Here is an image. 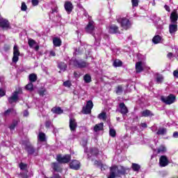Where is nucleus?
<instances>
[{
	"instance_id": "obj_1",
	"label": "nucleus",
	"mask_w": 178,
	"mask_h": 178,
	"mask_svg": "<svg viewBox=\"0 0 178 178\" xmlns=\"http://www.w3.org/2000/svg\"><path fill=\"white\" fill-rule=\"evenodd\" d=\"M118 23L120 24L122 29L124 30H127L131 27V23H130V21L127 18H119L118 19Z\"/></svg>"
},
{
	"instance_id": "obj_2",
	"label": "nucleus",
	"mask_w": 178,
	"mask_h": 178,
	"mask_svg": "<svg viewBox=\"0 0 178 178\" xmlns=\"http://www.w3.org/2000/svg\"><path fill=\"white\" fill-rule=\"evenodd\" d=\"M161 100L164 104H166V105H170L173 104V102H175V101L176 100V97L173 95H170L168 97L161 96Z\"/></svg>"
},
{
	"instance_id": "obj_3",
	"label": "nucleus",
	"mask_w": 178,
	"mask_h": 178,
	"mask_svg": "<svg viewBox=\"0 0 178 178\" xmlns=\"http://www.w3.org/2000/svg\"><path fill=\"white\" fill-rule=\"evenodd\" d=\"M70 159H72V157L69 154H65V156L58 154L56 157V160L59 163H68V162H70Z\"/></svg>"
},
{
	"instance_id": "obj_4",
	"label": "nucleus",
	"mask_w": 178,
	"mask_h": 178,
	"mask_svg": "<svg viewBox=\"0 0 178 178\" xmlns=\"http://www.w3.org/2000/svg\"><path fill=\"white\" fill-rule=\"evenodd\" d=\"M92 108H94V104L92 103V101L88 100V102H86V106L83 107V113H85L86 115L91 113V109H92Z\"/></svg>"
},
{
	"instance_id": "obj_5",
	"label": "nucleus",
	"mask_w": 178,
	"mask_h": 178,
	"mask_svg": "<svg viewBox=\"0 0 178 178\" xmlns=\"http://www.w3.org/2000/svg\"><path fill=\"white\" fill-rule=\"evenodd\" d=\"M19 56H20V51L19 50V47L17 44H15L13 47V62L17 63L19 60Z\"/></svg>"
},
{
	"instance_id": "obj_6",
	"label": "nucleus",
	"mask_w": 178,
	"mask_h": 178,
	"mask_svg": "<svg viewBox=\"0 0 178 178\" xmlns=\"http://www.w3.org/2000/svg\"><path fill=\"white\" fill-rule=\"evenodd\" d=\"M159 165L161 168H165L169 165V159L165 155H163L159 159Z\"/></svg>"
},
{
	"instance_id": "obj_7",
	"label": "nucleus",
	"mask_w": 178,
	"mask_h": 178,
	"mask_svg": "<svg viewBox=\"0 0 178 178\" xmlns=\"http://www.w3.org/2000/svg\"><path fill=\"white\" fill-rule=\"evenodd\" d=\"M0 27H1V29H5L6 30H8V29H10V24L7 19L1 18L0 19Z\"/></svg>"
},
{
	"instance_id": "obj_8",
	"label": "nucleus",
	"mask_w": 178,
	"mask_h": 178,
	"mask_svg": "<svg viewBox=\"0 0 178 178\" xmlns=\"http://www.w3.org/2000/svg\"><path fill=\"white\" fill-rule=\"evenodd\" d=\"M28 44L30 48H33V49H35V51H38V49H40V46L38 45V43H37V42H35V40L33 39H29Z\"/></svg>"
},
{
	"instance_id": "obj_9",
	"label": "nucleus",
	"mask_w": 178,
	"mask_h": 178,
	"mask_svg": "<svg viewBox=\"0 0 178 178\" xmlns=\"http://www.w3.org/2000/svg\"><path fill=\"white\" fill-rule=\"evenodd\" d=\"M70 129L71 131H76V129H77V122L72 117H70Z\"/></svg>"
},
{
	"instance_id": "obj_10",
	"label": "nucleus",
	"mask_w": 178,
	"mask_h": 178,
	"mask_svg": "<svg viewBox=\"0 0 178 178\" xmlns=\"http://www.w3.org/2000/svg\"><path fill=\"white\" fill-rule=\"evenodd\" d=\"M107 30L110 34H116L120 33L119 31V28L116 26V25H110L108 27H107Z\"/></svg>"
},
{
	"instance_id": "obj_11",
	"label": "nucleus",
	"mask_w": 178,
	"mask_h": 178,
	"mask_svg": "<svg viewBox=\"0 0 178 178\" xmlns=\"http://www.w3.org/2000/svg\"><path fill=\"white\" fill-rule=\"evenodd\" d=\"M95 27V24L94 23V21H89L88 24L86 28V32L91 34V33L94 31Z\"/></svg>"
},
{
	"instance_id": "obj_12",
	"label": "nucleus",
	"mask_w": 178,
	"mask_h": 178,
	"mask_svg": "<svg viewBox=\"0 0 178 178\" xmlns=\"http://www.w3.org/2000/svg\"><path fill=\"white\" fill-rule=\"evenodd\" d=\"M17 99H19V92L15 91L13 93L12 97L8 98V102L13 104V102H16Z\"/></svg>"
},
{
	"instance_id": "obj_13",
	"label": "nucleus",
	"mask_w": 178,
	"mask_h": 178,
	"mask_svg": "<svg viewBox=\"0 0 178 178\" xmlns=\"http://www.w3.org/2000/svg\"><path fill=\"white\" fill-rule=\"evenodd\" d=\"M70 167L71 169H74L75 170H79L80 169V161L77 160H74L70 163Z\"/></svg>"
},
{
	"instance_id": "obj_14",
	"label": "nucleus",
	"mask_w": 178,
	"mask_h": 178,
	"mask_svg": "<svg viewBox=\"0 0 178 178\" xmlns=\"http://www.w3.org/2000/svg\"><path fill=\"white\" fill-rule=\"evenodd\" d=\"M64 8L66 10V12L68 14L72 13V10H73V4L70 1H65L64 4Z\"/></svg>"
},
{
	"instance_id": "obj_15",
	"label": "nucleus",
	"mask_w": 178,
	"mask_h": 178,
	"mask_svg": "<svg viewBox=\"0 0 178 178\" xmlns=\"http://www.w3.org/2000/svg\"><path fill=\"white\" fill-rule=\"evenodd\" d=\"M116 170H118V166L113 165L110 168V175L108 178L116 177Z\"/></svg>"
},
{
	"instance_id": "obj_16",
	"label": "nucleus",
	"mask_w": 178,
	"mask_h": 178,
	"mask_svg": "<svg viewBox=\"0 0 178 178\" xmlns=\"http://www.w3.org/2000/svg\"><path fill=\"white\" fill-rule=\"evenodd\" d=\"M120 113L122 115H127V113H129V109H127V107L126 106L124 103L120 104Z\"/></svg>"
},
{
	"instance_id": "obj_17",
	"label": "nucleus",
	"mask_w": 178,
	"mask_h": 178,
	"mask_svg": "<svg viewBox=\"0 0 178 178\" xmlns=\"http://www.w3.org/2000/svg\"><path fill=\"white\" fill-rule=\"evenodd\" d=\"M178 15L176 10H174L170 15V19L172 23L177 24Z\"/></svg>"
},
{
	"instance_id": "obj_18",
	"label": "nucleus",
	"mask_w": 178,
	"mask_h": 178,
	"mask_svg": "<svg viewBox=\"0 0 178 178\" xmlns=\"http://www.w3.org/2000/svg\"><path fill=\"white\" fill-rule=\"evenodd\" d=\"M170 34H175L177 31V24L173 23L169 26Z\"/></svg>"
},
{
	"instance_id": "obj_19",
	"label": "nucleus",
	"mask_w": 178,
	"mask_h": 178,
	"mask_svg": "<svg viewBox=\"0 0 178 178\" xmlns=\"http://www.w3.org/2000/svg\"><path fill=\"white\" fill-rule=\"evenodd\" d=\"M162 41H163V39L159 35H155L152 39V42H154V44H159L162 42Z\"/></svg>"
},
{
	"instance_id": "obj_20",
	"label": "nucleus",
	"mask_w": 178,
	"mask_h": 178,
	"mask_svg": "<svg viewBox=\"0 0 178 178\" xmlns=\"http://www.w3.org/2000/svg\"><path fill=\"white\" fill-rule=\"evenodd\" d=\"M136 73H140V72H143V63L138 62L136 64Z\"/></svg>"
},
{
	"instance_id": "obj_21",
	"label": "nucleus",
	"mask_w": 178,
	"mask_h": 178,
	"mask_svg": "<svg viewBox=\"0 0 178 178\" xmlns=\"http://www.w3.org/2000/svg\"><path fill=\"white\" fill-rule=\"evenodd\" d=\"M53 44L54 47H60L62 45V40L59 38H54L53 39Z\"/></svg>"
},
{
	"instance_id": "obj_22",
	"label": "nucleus",
	"mask_w": 178,
	"mask_h": 178,
	"mask_svg": "<svg viewBox=\"0 0 178 178\" xmlns=\"http://www.w3.org/2000/svg\"><path fill=\"white\" fill-rule=\"evenodd\" d=\"M75 65L78 67H87V66H88V63H86V61H76Z\"/></svg>"
},
{
	"instance_id": "obj_23",
	"label": "nucleus",
	"mask_w": 178,
	"mask_h": 178,
	"mask_svg": "<svg viewBox=\"0 0 178 178\" xmlns=\"http://www.w3.org/2000/svg\"><path fill=\"white\" fill-rule=\"evenodd\" d=\"M103 129H104V123L97 124L93 128L94 131H100V130H103Z\"/></svg>"
},
{
	"instance_id": "obj_24",
	"label": "nucleus",
	"mask_w": 178,
	"mask_h": 178,
	"mask_svg": "<svg viewBox=\"0 0 178 178\" xmlns=\"http://www.w3.org/2000/svg\"><path fill=\"white\" fill-rule=\"evenodd\" d=\"M166 152V147L165 145H160L157 148V154H165Z\"/></svg>"
},
{
	"instance_id": "obj_25",
	"label": "nucleus",
	"mask_w": 178,
	"mask_h": 178,
	"mask_svg": "<svg viewBox=\"0 0 178 178\" xmlns=\"http://www.w3.org/2000/svg\"><path fill=\"white\" fill-rule=\"evenodd\" d=\"M53 113H57L58 115H60V113H63V110L60 108V107H54L51 109Z\"/></svg>"
},
{
	"instance_id": "obj_26",
	"label": "nucleus",
	"mask_w": 178,
	"mask_h": 178,
	"mask_svg": "<svg viewBox=\"0 0 178 178\" xmlns=\"http://www.w3.org/2000/svg\"><path fill=\"white\" fill-rule=\"evenodd\" d=\"M38 140L42 143L47 141V138L45 137V134L40 132L38 134Z\"/></svg>"
},
{
	"instance_id": "obj_27",
	"label": "nucleus",
	"mask_w": 178,
	"mask_h": 178,
	"mask_svg": "<svg viewBox=\"0 0 178 178\" xmlns=\"http://www.w3.org/2000/svg\"><path fill=\"white\" fill-rule=\"evenodd\" d=\"M141 115L144 118H147L148 116H153V114L152 113L149 111V110H145V111H143L142 113H141Z\"/></svg>"
},
{
	"instance_id": "obj_28",
	"label": "nucleus",
	"mask_w": 178,
	"mask_h": 178,
	"mask_svg": "<svg viewBox=\"0 0 178 178\" xmlns=\"http://www.w3.org/2000/svg\"><path fill=\"white\" fill-rule=\"evenodd\" d=\"M53 169L56 170V172H62V168L59 167V164L56 163H52Z\"/></svg>"
},
{
	"instance_id": "obj_29",
	"label": "nucleus",
	"mask_w": 178,
	"mask_h": 178,
	"mask_svg": "<svg viewBox=\"0 0 178 178\" xmlns=\"http://www.w3.org/2000/svg\"><path fill=\"white\" fill-rule=\"evenodd\" d=\"M29 81H31V83L37 81V75H35V74H31L29 75Z\"/></svg>"
},
{
	"instance_id": "obj_30",
	"label": "nucleus",
	"mask_w": 178,
	"mask_h": 178,
	"mask_svg": "<svg viewBox=\"0 0 178 178\" xmlns=\"http://www.w3.org/2000/svg\"><path fill=\"white\" fill-rule=\"evenodd\" d=\"M122 64V61L119 59H117L113 62V66H115V67H120Z\"/></svg>"
},
{
	"instance_id": "obj_31",
	"label": "nucleus",
	"mask_w": 178,
	"mask_h": 178,
	"mask_svg": "<svg viewBox=\"0 0 178 178\" xmlns=\"http://www.w3.org/2000/svg\"><path fill=\"white\" fill-rule=\"evenodd\" d=\"M83 80H84L85 83H91V76L88 74H86L83 76Z\"/></svg>"
},
{
	"instance_id": "obj_32",
	"label": "nucleus",
	"mask_w": 178,
	"mask_h": 178,
	"mask_svg": "<svg viewBox=\"0 0 178 178\" xmlns=\"http://www.w3.org/2000/svg\"><path fill=\"white\" fill-rule=\"evenodd\" d=\"M98 118L102 120H106V113L102 112L98 115Z\"/></svg>"
},
{
	"instance_id": "obj_33",
	"label": "nucleus",
	"mask_w": 178,
	"mask_h": 178,
	"mask_svg": "<svg viewBox=\"0 0 178 178\" xmlns=\"http://www.w3.org/2000/svg\"><path fill=\"white\" fill-rule=\"evenodd\" d=\"M133 170H134V172H138V170H140V165L137 164V163H132V166H131Z\"/></svg>"
},
{
	"instance_id": "obj_34",
	"label": "nucleus",
	"mask_w": 178,
	"mask_h": 178,
	"mask_svg": "<svg viewBox=\"0 0 178 178\" xmlns=\"http://www.w3.org/2000/svg\"><path fill=\"white\" fill-rule=\"evenodd\" d=\"M165 134H166V129H164V128H160L157 131V134L159 135H163Z\"/></svg>"
},
{
	"instance_id": "obj_35",
	"label": "nucleus",
	"mask_w": 178,
	"mask_h": 178,
	"mask_svg": "<svg viewBox=\"0 0 178 178\" xmlns=\"http://www.w3.org/2000/svg\"><path fill=\"white\" fill-rule=\"evenodd\" d=\"M109 134L111 137H116V131L111 128L109 131Z\"/></svg>"
},
{
	"instance_id": "obj_36",
	"label": "nucleus",
	"mask_w": 178,
	"mask_h": 178,
	"mask_svg": "<svg viewBox=\"0 0 178 178\" xmlns=\"http://www.w3.org/2000/svg\"><path fill=\"white\" fill-rule=\"evenodd\" d=\"M34 86L33 85V83L31 82L29 83H28L26 86V88L27 90H29V91H33V88Z\"/></svg>"
},
{
	"instance_id": "obj_37",
	"label": "nucleus",
	"mask_w": 178,
	"mask_h": 178,
	"mask_svg": "<svg viewBox=\"0 0 178 178\" xmlns=\"http://www.w3.org/2000/svg\"><path fill=\"white\" fill-rule=\"evenodd\" d=\"M21 10L24 12L27 10V6L26 5V3L24 2L22 3Z\"/></svg>"
},
{
	"instance_id": "obj_38",
	"label": "nucleus",
	"mask_w": 178,
	"mask_h": 178,
	"mask_svg": "<svg viewBox=\"0 0 178 178\" xmlns=\"http://www.w3.org/2000/svg\"><path fill=\"white\" fill-rule=\"evenodd\" d=\"M123 91V88L121 86H118L116 90V94H120Z\"/></svg>"
},
{
	"instance_id": "obj_39",
	"label": "nucleus",
	"mask_w": 178,
	"mask_h": 178,
	"mask_svg": "<svg viewBox=\"0 0 178 178\" xmlns=\"http://www.w3.org/2000/svg\"><path fill=\"white\" fill-rule=\"evenodd\" d=\"M12 112H15V109L13 108H10L8 110H7L5 113L4 115L5 116H8V115H9V113H12Z\"/></svg>"
},
{
	"instance_id": "obj_40",
	"label": "nucleus",
	"mask_w": 178,
	"mask_h": 178,
	"mask_svg": "<svg viewBox=\"0 0 178 178\" xmlns=\"http://www.w3.org/2000/svg\"><path fill=\"white\" fill-rule=\"evenodd\" d=\"M26 168H27V164H24L23 163H21L19 164V168L21 169V170H24V169H26Z\"/></svg>"
},
{
	"instance_id": "obj_41",
	"label": "nucleus",
	"mask_w": 178,
	"mask_h": 178,
	"mask_svg": "<svg viewBox=\"0 0 178 178\" xmlns=\"http://www.w3.org/2000/svg\"><path fill=\"white\" fill-rule=\"evenodd\" d=\"M163 80V77L162 76V75H159L156 78L157 83H162Z\"/></svg>"
},
{
	"instance_id": "obj_42",
	"label": "nucleus",
	"mask_w": 178,
	"mask_h": 178,
	"mask_svg": "<svg viewBox=\"0 0 178 178\" xmlns=\"http://www.w3.org/2000/svg\"><path fill=\"white\" fill-rule=\"evenodd\" d=\"M131 2L134 7L138 6V0H131Z\"/></svg>"
},
{
	"instance_id": "obj_43",
	"label": "nucleus",
	"mask_w": 178,
	"mask_h": 178,
	"mask_svg": "<svg viewBox=\"0 0 178 178\" xmlns=\"http://www.w3.org/2000/svg\"><path fill=\"white\" fill-rule=\"evenodd\" d=\"M31 2L33 6H37L38 3H40V1L38 0H32Z\"/></svg>"
},
{
	"instance_id": "obj_44",
	"label": "nucleus",
	"mask_w": 178,
	"mask_h": 178,
	"mask_svg": "<svg viewBox=\"0 0 178 178\" xmlns=\"http://www.w3.org/2000/svg\"><path fill=\"white\" fill-rule=\"evenodd\" d=\"M63 86H65V87H70V86H72V83H70V81H67L63 83Z\"/></svg>"
},
{
	"instance_id": "obj_45",
	"label": "nucleus",
	"mask_w": 178,
	"mask_h": 178,
	"mask_svg": "<svg viewBox=\"0 0 178 178\" xmlns=\"http://www.w3.org/2000/svg\"><path fill=\"white\" fill-rule=\"evenodd\" d=\"M38 93H39V95L44 97V95H45V89L39 90Z\"/></svg>"
},
{
	"instance_id": "obj_46",
	"label": "nucleus",
	"mask_w": 178,
	"mask_h": 178,
	"mask_svg": "<svg viewBox=\"0 0 178 178\" xmlns=\"http://www.w3.org/2000/svg\"><path fill=\"white\" fill-rule=\"evenodd\" d=\"M5 94H6L5 90H3V89L0 88V97H4Z\"/></svg>"
},
{
	"instance_id": "obj_47",
	"label": "nucleus",
	"mask_w": 178,
	"mask_h": 178,
	"mask_svg": "<svg viewBox=\"0 0 178 178\" xmlns=\"http://www.w3.org/2000/svg\"><path fill=\"white\" fill-rule=\"evenodd\" d=\"M16 124H17V121L15 122L12 125L10 126V130H13L16 127Z\"/></svg>"
},
{
	"instance_id": "obj_48",
	"label": "nucleus",
	"mask_w": 178,
	"mask_h": 178,
	"mask_svg": "<svg viewBox=\"0 0 178 178\" xmlns=\"http://www.w3.org/2000/svg\"><path fill=\"white\" fill-rule=\"evenodd\" d=\"M58 66L61 70H65L66 69V64L65 63H63V67H60V65H59Z\"/></svg>"
},
{
	"instance_id": "obj_49",
	"label": "nucleus",
	"mask_w": 178,
	"mask_h": 178,
	"mask_svg": "<svg viewBox=\"0 0 178 178\" xmlns=\"http://www.w3.org/2000/svg\"><path fill=\"white\" fill-rule=\"evenodd\" d=\"M173 76L174 77H177V79L178 78V70H176L173 72Z\"/></svg>"
},
{
	"instance_id": "obj_50",
	"label": "nucleus",
	"mask_w": 178,
	"mask_h": 178,
	"mask_svg": "<svg viewBox=\"0 0 178 178\" xmlns=\"http://www.w3.org/2000/svg\"><path fill=\"white\" fill-rule=\"evenodd\" d=\"M164 8H165V10H167V12H170V7H169V6L165 5Z\"/></svg>"
},
{
	"instance_id": "obj_51",
	"label": "nucleus",
	"mask_w": 178,
	"mask_h": 178,
	"mask_svg": "<svg viewBox=\"0 0 178 178\" xmlns=\"http://www.w3.org/2000/svg\"><path fill=\"white\" fill-rule=\"evenodd\" d=\"M46 127H51V121H47L45 123Z\"/></svg>"
},
{
	"instance_id": "obj_52",
	"label": "nucleus",
	"mask_w": 178,
	"mask_h": 178,
	"mask_svg": "<svg viewBox=\"0 0 178 178\" xmlns=\"http://www.w3.org/2000/svg\"><path fill=\"white\" fill-rule=\"evenodd\" d=\"M173 137H175V138H178V132L177 131L174 132Z\"/></svg>"
},
{
	"instance_id": "obj_53",
	"label": "nucleus",
	"mask_w": 178,
	"mask_h": 178,
	"mask_svg": "<svg viewBox=\"0 0 178 178\" xmlns=\"http://www.w3.org/2000/svg\"><path fill=\"white\" fill-rule=\"evenodd\" d=\"M141 127H143V129H146L147 127V124L146 123H142L140 124Z\"/></svg>"
},
{
	"instance_id": "obj_54",
	"label": "nucleus",
	"mask_w": 178,
	"mask_h": 178,
	"mask_svg": "<svg viewBox=\"0 0 178 178\" xmlns=\"http://www.w3.org/2000/svg\"><path fill=\"white\" fill-rule=\"evenodd\" d=\"M167 56H168V58H169L170 59H171L172 57L173 56V54H172V53H168Z\"/></svg>"
},
{
	"instance_id": "obj_55",
	"label": "nucleus",
	"mask_w": 178,
	"mask_h": 178,
	"mask_svg": "<svg viewBox=\"0 0 178 178\" xmlns=\"http://www.w3.org/2000/svg\"><path fill=\"white\" fill-rule=\"evenodd\" d=\"M50 55H51V56H55V55H56L55 51H50Z\"/></svg>"
},
{
	"instance_id": "obj_56",
	"label": "nucleus",
	"mask_w": 178,
	"mask_h": 178,
	"mask_svg": "<svg viewBox=\"0 0 178 178\" xmlns=\"http://www.w3.org/2000/svg\"><path fill=\"white\" fill-rule=\"evenodd\" d=\"M24 116H29V111H24Z\"/></svg>"
},
{
	"instance_id": "obj_57",
	"label": "nucleus",
	"mask_w": 178,
	"mask_h": 178,
	"mask_svg": "<svg viewBox=\"0 0 178 178\" xmlns=\"http://www.w3.org/2000/svg\"><path fill=\"white\" fill-rule=\"evenodd\" d=\"M74 76H76V72L74 73Z\"/></svg>"
},
{
	"instance_id": "obj_58",
	"label": "nucleus",
	"mask_w": 178,
	"mask_h": 178,
	"mask_svg": "<svg viewBox=\"0 0 178 178\" xmlns=\"http://www.w3.org/2000/svg\"><path fill=\"white\" fill-rule=\"evenodd\" d=\"M1 19H2V18L0 17V20H1Z\"/></svg>"
}]
</instances>
